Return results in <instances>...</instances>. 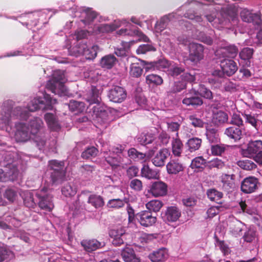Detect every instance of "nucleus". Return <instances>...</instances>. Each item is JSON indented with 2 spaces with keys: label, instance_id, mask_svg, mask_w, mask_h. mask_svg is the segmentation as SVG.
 Returning <instances> with one entry per match:
<instances>
[{
  "label": "nucleus",
  "instance_id": "1",
  "mask_svg": "<svg viewBox=\"0 0 262 262\" xmlns=\"http://www.w3.org/2000/svg\"><path fill=\"white\" fill-rule=\"evenodd\" d=\"M56 103V99L52 98L46 92L34 98L25 106H17L12 109L11 107L4 105L0 112V128L4 129L7 125H10L13 119L27 120L30 117L29 121L30 131L33 136V140L38 149L54 152L56 146V141L52 139L49 143L47 141L46 134L41 132L43 126L42 120L38 117H31L30 112H35L38 110L46 111L54 109L53 104Z\"/></svg>",
  "mask_w": 262,
  "mask_h": 262
},
{
  "label": "nucleus",
  "instance_id": "2",
  "mask_svg": "<svg viewBox=\"0 0 262 262\" xmlns=\"http://www.w3.org/2000/svg\"><path fill=\"white\" fill-rule=\"evenodd\" d=\"M223 3V1L219 0H203V2L196 1L191 2L188 4L190 9L187 10L185 13H180V12L181 9H186L187 5L183 6L176 12L169 13L162 17L160 20L157 21L155 24L156 31L157 32L162 33L166 29V27L170 21L178 20L180 22L181 20H179L180 17L183 16L198 23L201 26H205L203 18L201 16L198 15L194 10L201 11L202 9L205 11L204 17L207 20L211 23H216L219 20V18L217 17V15L222 8H220L219 6H214L215 5H221ZM179 24H180V23Z\"/></svg>",
  "mask_w": 262,
  "mask_h": 262
},
{
  "label": "nucleus",
  "instance_id": "3",
  "mask_svg": "<svg viewBox=\"0 0 262 262\" xmlns=\"http://www.w3.org/2000/svg\"><path fill=\"white\" fill-rule=\"evenodd\" d=\"M182 28L185 31H189V35L194 39L198 40L209 46H211L213 43V40L215 38V32L214 30H211L208 33H205L204 32L200 31L198 26L192 24L190 21L181 19L180 21Z\"/></svg>",
  "mask_w": 262,
  "mask_h": 262
},
{
  "label": "nucleus",
  "instance_id": "4",
  "mask_svg": "<svg viewBox=\"0 0 262 262\" xmlns=\"http://www.w3.org/2000/svg\"><path fill=\"white\" fill-rule=\"evenodd\" d=\"M67 80L63 71L58 70L53 72L52 78L48 81L46 89L59 96L67 95L68 92L64 83Z\"/></svg>",
  "mask_w": 262,
  "mask_h": 262
},
{
  "label": "nucleus",
  "instance_id": "5",
  "mask_svg": "<svg viewBox=\"0 0 262 262\" xmlns=\"http://www.w3.org/2000/svg\"><path fill=\"white\" fill-rule=\"evenodd\" d=\"M45 15V12L41 11H36L34 12H30L28 13L22 14L19 16H7L5 15L4 16L8 18L17 20L18 18H21V20L19 22L23 26H26L28 29L32 30L33 32H35V30L33 29L37 26H40L37 27V30H39L40 28L45 25L47 22L39 23L40 17Z\"/></svg>",
  "mask_w": 262,
  "mask_h": 262
},
{
  "label": "nucleus",
  "instance_id": "6",
  "mask_svg": "<svg viewBox=\"0 0 262 262\" xmlns=\"http://www.w3.org/2000/svg\"><path fill=\"white\" fill-rule=\"evenodd\" d=\"M48 168L46 174H50V182L53 185H58L63 181L66 176L65 163L63 161L50 160Z\"/></svg>",
  "mask_w": 262,
  "mask_h": 262
},
{
  "label": "nucleus",
  "instance_id": "7",
  "mask_svg": "<svg viewBox=\"0 0 262 262\" xmlns=\"http://www.w3.org/2000/svg\"><path fill=\"white\" fill-rule=\"evenodd\" d=\"M136 42L134 40H129L128 41H121V47L116 49V55L121 57L122 59L120 61L116 58V74L120 77H123L126 74L127 67L125 64V60H127V56L130 47Z\"/></svg>",
  "mask_w": 262,
  "mask_h": 262
},
{
  "label": "nucleus",
  "instance_id": "8",
  "mask_svg": "<svg viewBox=\"0 0 262 262\" xmlns=\"http://www.w3.org/2000/svg\"><path fill=\"white\" fill-rule=\"evenodd\" d=\"M116 37L117 36L146 37L143 32L135 25L127 19L116 18Z\"/></svg>",
  "mask_w": 262,
  "mask_h": 262
},
{
  "label": "nucleus",
  "instance_id": "9",
  "mask_svg": "<svg viewBox=\"0 0 262 262\" xmlns=\"http://www.w3.org/2000/svg\"><path fill=\"white\" fill-rule=\"evenodd\" d=\"M242 154L244 157L252 158L257 164H262V141L251 140L247 148L242 149Z\"/></svg>",
  "mask_w": 262,
  "mask_h": 262
},
{
  "label": "nucleus",
  "instance_id": "10",
  "mask_svg": "<svg viewBox=\"0 0 262 262\" xmlns=\"http://www.w3.org/2000/svg\"><path fill=\"white\" fill-rule=\"evenodd\" d=\"M4 157V166L10 170L16 169L20 173V170H23L24 166L22 160V156L19 155L16 152L5 151L2 154Z\"/></svg>",
  "mask_w": 262,
  "mask_h": 262
},
{
  "label": "nucleus",
  "instance_id": "11",
  "mask_svg": "<svg viewBox=\"0 0 262 262\" xmlns=\"http://www.w3.org/2000/svg\"><path fill=\"white\" fill-rule=\"evenodd\" d=\"M38 200V205L41 209L50 212L54 208L52 196L49 193L48 188L44 187L35 193Z\"/></svg>",
  "mask_w": 262,
  "mask_h": 262
},
{
  "label": "nucleus",
  "instance_id": "12",
  "mask_svg": "<svg viewBox=\"0 0 262 262\" xmlns=\"http://www.w3.org/2000/svg\"><path fill=\"white\" fill-rule=\"evenodd\" d=\"M182 103L187 107L196 109L203 104L204 101L199 96L196 90L192 88L185 94Z\"/></svg>",
  "mask_w": 262,
  "mask_h": 262
},
{
  "label": "nucleus",
  "instance_id": "13",
  "mask_svg": "<svg viewBox=\"0 0 262 262\" xmlns=\"http://www.w3.org/2000/svg\"><path fill=\"white\" fill-rule=\"evenodd\" d=\"M260 186L258 178L254 176H248L241 182V190L244 193L250 194L256 192Z\"/></svg>",
  "mask_w": 262,
  "mask_h": 262
},
{
  "label": "nucleus",
  "instance_id": "14",
  "mask_svg": "<svg viewBox=\"0 0 262 262\" xmlns=\"http://www.w3.org/2000/svg\"><path fill=\"white\" fill-rule=\"evenodd\" d=\"M204 46L200 43H193L189 47L188 59L193 64H196L204 58Z\"/></svg>",
  "mask_w": 262,
  "mask_h": 262
},
{
  "label": "nucleus",
  "instance_id": "15",
  "mask_svg": "<svg viewBox=\"0 0 262 262\" xmlns=\"http://www.w3.org/2000/svg\"><path fill=\"white\" fill-rule=\"evenodd\" d=\"M125 144H117L116 146V155L117 153L121 154L123 156L127 154L129 158L134 161H139L145 158V155L138 151L135 148H130L126 150H125Z\"/></svg>",
  "mask_w": 262,
  "mask_h": 262
},
{
  "label": "nucleus",
  "instance_id": "16",
  "mask_svg": "<svg viewBox=\"0 0 262 262\" xmlns=\"http://www.w3.org/2000/svg\"><path fill=\"white\" fill-rule=\"evenodd\" d=\"M16 132L15 139L17 142H26L31 137L29 127L24 123L18 122L15 124Z\"/></svg>",
  "mask_w": 262,
  "mask_h": 262
},
{
  "label": "nucleus",
  "instance_id": "17",
  "mask_svg": "<svg viewBox=\"0 0 262 262\" xmlns=\"http://www.w3.org/2000/svg\"><path fill=\"white\" fill-rule=\"evenodd\" d=\"M120 254L125 262H140V258L136 255L134 250L126 245L121 248H116V255Z\"/></svg>",
  "mask_w": 262,
  "mask_h": 262
},
{
  "label": "nucleus",
  "instance_id": "18",
  "mask_svg": "<svg viewBox=\"0 0 262 262\" xmlns=\"http://www.w3.org/2000/svg\"><path fill=\"white\" fill-rule=\"evenodd\" d=\"M78 16L77 17H84V19H80V21L84 26L89 25L96 17L97 13L92 8L85 7L78 8V11H76Z\"/></svg>",
  "mask_w": 262,
  "mask_h": 262
},
{
  "label": "nucleus",
  "instance_id": "19",
  "mask_svg": "<svg viewBox=\"0 0 262 262\" xmlns=\"http://www.w3.org/2000/svg\"><path fill=\"white\" fill-rule=\"evenodd\" d=\"M136 219L139 221L141 226L148 227L154 225L157 217L152 212L147 210L142 211L136 214Z\"/></svg>",
  "mask_w": 262,
  "mask_h": 262
},
{
  "label": "nucleus",
  "instance_id": "20",
  "mask_svg": "<svg viewBox=\"0 0 262 262\" xmlns=\"http://www.w3.org/2000/svg\"><path fill=\"white\" fill-rule=\"evenodd\" d=\"M181 216V211L177 206H168L166 210L161 213L162 218L165 222H175Z\"/></svg>",
  "mask_w": 262,
  "mask_h": 262
},
{
  "label": "nucleus",
  "instance_id": "21",
  "mask_svg": "<svg viewBox=\"0 0 262 262\" xmlns=\"http://www.w3.org/2000/svg\"><path fill=\"white\" fill-rule=\"evenodd\" d=\"M240 16L243 21L252 23L255 26H259L262 22L260 13H252L247 9L242 10Z\"/></svg>",
  "mask_w": 262,
  "mask_h": 262
},
{
  "label": "nucleus",
  "instance_id": "22",
  "mask_svg": "<svg viewBox=\"0 0 262 262\" xmlns=\"http://www.w3.org/2000/svg\"><path fill=\"white\" fill-rule=\"evenodd\" d=\"M254 49L250 47H245L239 52V64L241 66L250 67L253 58Z\"/></svg>",
  "mask_w": 262,
  "mask_h": 262
},
{
  "label": "nucleus",
  "instance_id": "23",
  "mask_svg": "<svg viewBox=\"0 0 262 262\" xmlns=\"http://www.w3.org/2000/svg\"><path fill=\"white\" fill-rule=\"evenodd\" d=\"M220 66L227 76L233 75L238 70L237 63L232 59L225 58L222 60Z\"/></svg>",
  "mask_w": 262,
  "mask_h": 262
},
{
  "label": "nucleus",
  "instance_id": "24",
  "mask_svg": "<svg viewBox=\"0 0 262 262\" xmlns=\"http://www.w3.org/2000/svg\"><path fill=\"white\" fill-rule=\"evenodd\" d=\"M37 192L29 190H21L19 193L22 198L25 206L29 208H34L36 206L35 193Z\"/></svg>",
  "mask_w": 262,
  "mask_h": 262
},
{
  "label": "nucleus",
  "instance_id": "25",
  "mask_svg": "<svg viewBox=\"0 0 262 262\" xmlns=\"http://www.w3.org/2000/svg\"><path fill=\"white\" fill-rule=\"evenodd\" d=\"M170 155L168 148H164L157 152L152 159L153 164L156 167H162L165 165V160Z\"/></svg>",
  "mask_w": 262,
  "mask_h": 262
},
{
  "label": "nucleus",
  "instance_id": "26",
  "mask_svg": "<svg viewBox=\"0 0 262 262\" xmlns=\"http://www.w3.org/2000/svg\"><path fill=\"white\" fill-rule=\"evenodd\" d=\"M150 192L155 196H164L167 192V184L162 181H155L151 183Z\"/></svg>",
  "mask_w": 262,
  "mask_h": 262
},
{
  "label": "nucleus",
  "instance_id": "27",
  "mask_svg": "<svg viewBox=\"0 0 262 262\" xmlns=\"http://www.w3.org/2000/svg\"><path fill=\"white\" fill-rule=\"evenodd\" d=\"M44 119L48 127L51 130L58 132L60 129L61 125L55 113H46Z\"/></svg>",
  "mask_w": 262,
  "mask_h": 262
},
{
  "label": "nucleus",
  "instance_id": "28",
  "mask_svg": "<svg viewBox=\"0 0 262 262\" xmlns=\"http://www.w3.org/2000/svg\"><path fill=\"white\" fill-rule=\"evenodd\" d=\"M168 256V250L162 247L153 251L148 255V257L152 262H163L167 259Z\"/></svg>",
  "mask_w": 262,
  "mask_h": 262
},
{
  "label": "nucleus",
  "instance_id": "29",
  "mask_svg": "<svg viewBox=\"0 0 262 262\" xmlns=\"http://www.w3.org/2000/svg\"><path fill=\"white\" fill-rule=\"evenodd\" d=\"M103 242H100L96 239H83L81 242V245L85 251L88 252L94 251L104 246Z\"/></svg>",
  "mask_w": 262,
  "mask_h": 262
},
{
  "label": "nucleus",
  "instance_id": "30",
  "mask_svg": "<svg viewBox=\"0 0 262 262\" xmlns=\"http://www.w3.org/2000/svg\"><path fill=\"white\" fill-rule=\"evenodd\" d=\"M19 176V172L16 169H13L12 171L10 170L5 167V170L0 168V181H14L16 180Z\"/></svg>",
  "mask_w": 262,
  "mask_h": 262
},
{
  "label": "nucleus",
  "instance_id": "31",
  "mask_svg": "<svg viewBox=\"0 0 262 262\" xmlns=\"http://www.w3.org/2000/svg\"><path fill=\"white\" fill-rule=\"evenodd\" d=\"M171 145L172 154L175 157H181L184 145L182 141L179 137V133H176V137H172Z\"/></svg>",
  "mask_w": 262,
  "mask_h": 262
},
{
  "label": "nucleus",
  "instance_id": "32",
  "mask_svg": "<svg viewBox=\"0 0 262 262\" xmlns=\"http://www.w3.org/2000/svg\"><path fill=\"white\" fill-rule=\"evenodd\" d=\"M184 169V166L178 159H171L166 165L167 171L169 174H177Z\"/></svg>",
  "mask_w": 262,
  "mask_h": 262
},
{
  "label": "nucleus",
  "instance_id": "33",
  "mask_svg": "<svg viewBox=\"0 0 262 262\" xmlns=\"http://www.w3.org/2000/svg\"><path fill=\"white\" fill-rule=\"evenodd\" d=\"M235 175L234 174H223L221 177L223 188L224 190L229 192L233 190L235 187L234 182Z\"/></svg>",
  "mask_w": 262,
  "mask_h": 262
},
{
  "label": "nucleus",
  "instance_id": "34",
  "mask_svg": "<svg viewBox=\"0 0 262 262\" xmlns=\"http://www.w3.org/2000/svg\"><path fill=\"white\" fill-rule=\"evenodd\" d=\"M208 161L202 156L194 158L191 161L190 167L194 169L195 171L202 172L205 168H207Z\"/></svg>",
  "mask_w": 262,
  "mask_h": 262
},
{
  "label": "nucleus",
  "instance_id": "35",
  "mask_svg": "<svg viewBox=\"0 0 262 262\" xmlns=\"http://www.w3.org/2000/svg\"><path fill=\"white\" fill-rule=\"evenodd\" d=\"M245 120V122L250 124L254 128L258 129L261 120L258 118L259 115L254 113H247L246 112L242 113Z\"/></svg>",
  "mask_w": 262,
  "mask_h": 262
},
{
  "label": "nucleus",
  "instance_id": "36",
  "mask_svg": "<svg viewBox=\"0 0 262 262\" xmlns=\"http://www.w3.org/2000/svg\"><path fill=\"white\" fill-rule=\"evenodd\" d=\"M243 127L231 126L227 128L225 134L235 142L239 141L243 136Z\"/></svg>",
  "mask_w": 262,
  "mask_h": 262
},
{
  "label": "nucleus",
  "instance_id": "37",
  "mask_svg": "<svg viewBox=\"0 0 262 262\" xmlns=\"http://www.w3.org/2000/svg\"><path fill=\"white\" fill-rule=\"evenodd\" d=\"M71 44H73V46H68L67 47V52L68 54L71 56L78 57L82 55V52H83V43L81 42L75 41L72 40L70 42Z\"/></svg>",
  "mask_w": 262,
  "mask_h": 262
},
{
  "label": "nucleus",
  "instance_id": "38",
  "mask_svg": "<svg viewBox=\"0 0 262 262\" xmlns=\"http://www.w3.org/2000/svg\"><path fill=\"white\" fill-rule=\"evenodd\" d=\"M199 70L197 69H190L186 71L181 75V79L187 83H195Z\"/></svg>",
  "mask_w": 262,
  "mask_h": 262
},
{
  "label": "nucleus",
  "instance_id": "39",
  "mask_svg": "<svg viewBox=\"0 0 262 262\" xmlns=\"http://www.w3.org/2000/svg\"><path fill=\"white\" fill-rule=\"evenodd\" d=\"M205 135L208 142L211 144L220 142L218 130L215 128L207 127L206 128Z\"/></svg>",
  "mask_w": 262,
  "mask_h": 262
},
{
  "label": "nucleus",
  "instance_id": "40",
  "mask_svg": "<svg viewBox=\"0 0 262 262\" xmlns=\"http://www.w3.org/2000/svg\"><path fill=\"white\" fill-rule=\"evenodd\" d=\"M100 95V91L96 86H92L91 90L88 94L86 100L90 104H98L101 100Z\"/></svg>",
  "mask_w": 262,
  "mask_h": 262
},
{
  "label": "nucleus",
  "instance_id": "41",
  "mask_svg": "<svg viewBox=\"0 0 262 262\" xmlns=\"http://www.w3.org/2000/svg\"><path fill=\"white\" fill-rule=\"evenodd\" d=\"M83 48L84 50L83 52H82V55L84 56L85 59L92 60L96 57L97 51L99 49L98 46L94 45L89 48L88 46L85 43H83Z\"/></svg>",
  "mask_w": 262,
  "mask_h": 262
},
{
  "label": "nucleus",
  "instance_id": "42",
  "mask_svg": "<svg viewBox=\"0 0 262 262\" xmlns=\"http://www.w3.org/2000/svg\"><path fill=\"white\" fill-rule=\"evenodd\" d=\"M202 139L198 137H193L190 138L186 143V147L187 148V150L192 152L198 150L202 144Z\"/></svg>",
  "mask_w": 262,
  "mask_h": 262
},
{
  "label": "nucleus",
  "instance_id": "43",
  "mask_svg": "<svg viewBox=\"0 0 262 262\" xmlns=\"http://www.w3.org/2000/svg\"><path fill=\"white\" fill-rule=\"evenodd\" d=\"M199 96L203 99L211 101L213 98V94L211 90L204 84H200L196 90Z\"/></svg>",
  "mask_w": 262,
  "mask_h": 262
},
{
  "label": "nucleus",
  "instance_id": "44",
  "mask_svg": "<svg viewBox=\"0 0 262 262\" xmlns=\"http://www.w3.org/2000/svg\"><path fill=\"white\" fill-rule=\"evenodd\" d=\"M206 194L208 198L212 202H215L219 204H221V202H219L223 197V193L218 191L214 188H209L207 190Z\"/></svg>",
  "mask_w": 262,
  "mask_h": 262
},
{
  "label": "nucleus",
  "instance_id": "45",
  "mask_svg": "<svg viewBox=\"0 0 262 262\" xmlns=\"http://www.w3.org/2000/svg\"><path fill=\"white\" fill-rule=\"evenodd\" d=\"M143 72L141 63L135 62L130 64L129 67V75L134 78H139L141 76Z\"/></svg>",
  "mask_w": 262,
  "mask_h": 262
},
{
  "label": "nucleus",
  "instance_id": "46",
  "mask_svg": "<svg viewBox=\"0 0 262 262\" xmlns=\"http://www.w3.org/2000/svg\"><path fill=\"white\" fill-rule=\"evenodd\" d=\"M76 192V187L73 183L67 182L61 188L62 194L66 197L74 196Z\"/></svg>",
  "mask_w": 262,
  "mask_h": 262
},
{
  "label": "nucleus",
  "instance_id": "47",
  "mask_svg": "<svg viewBox=\"0 0 262 262\" xmlns=\"http://www.w3.org/2000/svg\"><path fill=\"white\" fill-rule=\"evenodd\" d=\"M14 257V253L6 247H0V262H9Z\"/></svg>",
  "mask_w": 262,
  "mask_h": 262
},
{
  "label": "nucleus",
  "instance_id": "48",
  "mask_svg": "<svg viewBox=\"0 0 262 262\" xmlns=\"http://www.w3.org/2000/svg\"><path fill=\"white\" fill-rule=\"evenodd\" d=\"M155 135L151 133H141L137 137V141L142 145L150 144L155 140Z\"/></svg>",
  "mask_w": 262,
  "mask_h": 262
},
{
  "label": "nucleus",
  "instance_id": "49",
  "mask_svg": "<svg viewBox=\"0 0 262 262\" xmlns=\"http://www.w3.org/2000/svg\"><path fill=\"white\" fill-rule=\"evenodd\" d=\"M145 80L147 84L152 86L161 85L163 83L162 77L157 74H149L146 76Z\"/></svg>",
  "mask_w": 262,
  "mask_h": 262
},
{
  "label": "nucleus",
  "instance_id": "50",
  "mask_svg": "<svg viewBox=\"0 0 262 262\" xmlns=\"http://www.w3.org/2000/svg\"><path fill=\"white\" fill-rule=\"evenodd\" d=\"M163 205L162 201L158 200H152L146 204V207L147 211L155 213L158 212Z\"/></svg>",
  "mask_w": 262,
  "mask_h": 262
},
{
  "label": "nucleus",
  "instance_id": "51",
  "mask_svg": "<svg viewBox=\"0 0 262 262\" xmlns=\"http://www.w3.org/2000/svg\"><path fill=\"white\" fill-rule=\"evenodd\" d=\"M94 167L90 165H84L80 168L81 178L85 180H90L93 176Z\"/></svg>",
  "mask_w": 262,
  "mask_h": 262
},
{
  "label": "nucleus",
  "instance_id": "52",
  "mask_svg": "<svg viewBox=\"0 0 262 262\" xmlns=\"http://www.w3.org/2000/svg\"><path fill=\"white\" fill-rule=\"evenodd\" d=\"M90 35V32L85 30H77L75 32L74 35H71L69 40H70L72 39V40L77 42H81L83 43V41L81 40L88 37Z\"/></svg>",
  "mask_w": 262,
  "mask_h": 262
},
{
  "label": "nucleus",
  "instance_id": "53",
  "mask_svg": "<svg viewBox=\"0 0 262 262\" xmlns=\"http://www.w3.org/2000/svg\"><path fill=\"white\" fill-rule=\"evenodd\" d=\"M88 203L95 208L101 207L104 205L103 198L100 195L97 194L90 195L89 197Z\"/></svg>",
  "mask_w": 262,
  "mask_h": 262
},
{
  "label": "nucleus",
  "instance_id": "54",
  "mask_svg": "<svg viewBox=\"0 0 262 262\" xmlns=\"http://www.w3.org/2000/svg\"><path fill=\"white\" fill-rule=\"evenodd\" d=\"M115 63V56L113 55H107L102 57L100 60V66L104 69H110Z\"/></svg>",
  "mask_w": 262,
  "mask_h": 262
},
{
  "label": "nucleus",
  "instance_id": "55",
  "mask_svg": "<svg viewBox=\"0 0 262 262\" xmlns=\"http://www.w3.org/2000/svg\"><path fill=\"white\" fill-rule=\"evenodd\" d=\"M69 107L71 111L76 112V113H78L85 110V104L83 102L71 100L69 102Z\"/></svg>",
  "mask_w": 262,
  "mask_h": 262
},
{
  "label": "nucleus",
  "instance_id": "56",
  "mask_svg": "<svg viewBox=\"0 0 262 262\" xmlns=\"http://www.w3.org/2000/svg\"><path fill=\"white\" fill-rule=\"evenodd\" d=\"M125 230L124 228L121 226L117 227L116 228V248L124 245V240L125 238Z\"/></svg>",
  "mask_w": 262,
  "mask_h": 262
},
{
  "label": "nucleus",
  "instance_id": "57",
  "mask_svg": "<svg viewBox=\"0 0 262 262\" xmlns=\"http://www.w3.org/2000/svg\"><path fill=\"white\" fill-rule=\"evenodd\" d=\"M141 176L148 179H156L157 172L151 169L148 165H143L141 170Z\"/></svg>",
  "mask_w": 262,
  "mask_h": 262
},
{
  "label": "nucleus",
  "instance_id": "58",
  "mask_svg": "<svg viewBox=\"0 0 262 262\" xmlns=\"http://www.w3.org/2000/svg\"><path fill=\"white\" fill-rule=\"evenodd\" d=\"M227 146V145L220 143L211 145L210 150L211 154L213 156H221L222 154L225 152Z\"/></svg>",
  "mask_w": 262,
  "mask_h": 262
},
{
  "label": "nucleus",
  "instance_id": "59",
  "mask_svg": "<svg viewBox=\"0 0 262 262\" xmlns=\"http://www.w3.org/2000/svg\"><path fill=\"white\" fill-rule=\"evenodd\" d=\"M225 165V162L222 160L215 158L210 161H208L207 168L212 169V168H216L217 169L223 168Z\"/></svg>",
  "mask_w": 262,
  "mask_h": 262
},
{
  "label": "nucleus",
  "instance_id": "60",
  "mask_svg": "<svg viewBox=\"0 0 262 262\" xmlns=\"http://www.w3.org/2000/svg\"><path fill=\"white\" fill-rule=\"evenodd\" d=\"M98 153V150L94 146L87 147L82 153L81 157L83 159H90L95 157Z\"/></svg>",
  "mask_w": 262,
  "mask_h": 262
},
{
  "label": "nucleus",
  "instance_id": "61",
  "mask_svg": "<svg viewBox=\"0 0 262 262\" xmlns=\"http://www.w3.org/2000/svg\"><path fill=\"white\" fill-rule=\"evenodd\" d=\"M236 163L244 170H251L256 168V165L251 160H239Z\"/></svg>",
  "mask_w": 262,
  "mask_h": 262
},
{
  "label": "nucleus",
  "instance_id": "62",
  "mask_svg": "<svg viewBox=\"0 0 262 262\" xmlns=\"http://www.w3.org/2000/svg\"><path fill=\"white\" fill-rule=\"evenodd\" d=\"M59 9L61 11H71L72 12L71 15L73 17H77L78 16L76 11H78V8L73 4V2L72 1L67 2L64 5L61 6L59 7Z\"/></svg>",
  "mask_w": 262,
  "mask_h": 262
},
{
  "label": "nucleus",
  "instance_id": "63",
  "mask_svg": "<svg viewBox=\"0 0 262 262\" xmlns=\"http://www.w3.org/2000/svg\"><path fill=\"white\" fill-rule=\"evenodd\" d=\"M187 88L186 83L182 80L175 81L170 88V92L171 93L176 94L181 92Z\"/></svg>",
  "mask_w": 262,
  "mask_h": 262
},
{
  "label": "nucleus",
  "instance_id": "64",
  "mask_svg": "<svg viewBox=\"0 0 262 262\" xmlns=\"http://www.w3.org/2000/svg\"><path fill=\"white\" fill-rule=\"evenodd\" d=\"M127 97V93L123 87L116 85V103H121Z\"/></svg>",
  "mask_w": 262,
  "mask_h": 262
}]
</instances>
